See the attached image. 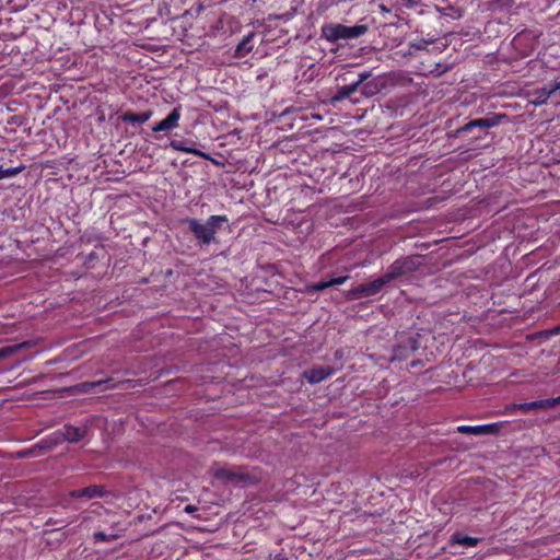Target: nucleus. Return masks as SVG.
<instances>
[{
	"instance_id": "obj_2",
	"label": "nucleus",
	"mask_w": 560,
	"mask_h": 560,
	"mask_svg": "<svg viewBox=\"0 0 560 560\" xmlns=\"http://www.w3.org/2000/svg\"><path fill=\"white\" fill-rule=\"evenodd\" d=\"M366 32V25L346 26L342 24H328L322 27L323 37L330 43H336L339 39L358 38Z\"/></svg>"
},
{
	"instance_id": "obj_31",
	"label": "nucleus",
	"mask_w": 560,
	"mask_h": 560,
	"mask_svg": "<svg viewBox=\"0 0 560 560\" xmlns=\"http://www.w3.org/2000/svg\"><path fill=\"white\" fill-rule=\"evenodd\" d=\"M275 560H285V558L281 553H278L276 555Z\"/></svg>"
},
{
	"instance_id": "obj_12",
	"label": "nucleus",
	"mask_w": 560,
	"mask_h": 560,
	"mask_svg": "<svg viewBox=\"0 0 560 560\" xmlns=\"http://www.w3.org/2000/svg\"><path fill=\"white\" fill-rule=\"evenodd\" d=\"M188 142H189L188 140H186V141L172 140L170 142V147L175 151L183 152V153H190V154H194L196 156L211 161L212 163L217 164V161L214 159H212L208 153L200 151L194 147L187 145Z\"/></svg>"
},
{
	"instance_id": "obj_21",
	"label": "nucleus",
	"mask_w": 560,
	"mask_h": 560,
	"mask_svg": "<svg viewBox=\"0 0 560 560\" xmlns=\"http://www.w3.org/2000/svg\"><path fill=\"white\" fill-rule=\"evenodd\" d=\"M110 383H112V378H105V380H100V381H94V382H84L81 384V386L85 392L95 390L96 388H100V390H102V389L110 388V386H109Z\"/></svg>"
},
{
	"instance_id": "obj_8",
	"label": "nucleus",
	"mask_w": 560,
	"mask_h": 560,
	"mask_svg": "<svg viewBox=\"0 0 560 560\" xmlns=\"http://www.w3.org/2000/svg\"><path fill=\"white\" fill-rule=\"evenodd\" d=\"M420 348L419 339L416 336H408L401 340L393 350V359L405 360Z\"/></svg>"
},
{
	"instance_id": "obj_32",
	"label": "nucleus",
	"mask_w": 560,
	"mask_h": 560,
	"mask_svg": "<svg viewBox=\"0 0 560 560\" xmlns=\"http://www.w3.org/2000/svg\"><path fill=\"white\" fill-rule=\"evenodd\" d=\"M335 355H336V358H341L342 357V351L341 350H337L335 352Z\"/></svg>"
},
{
	"instance_id": "obj_26",
	"label": "nucleus",
	"mask_w": 560,
	"mask_h": 560,
	"mask_svg": "<svg viewBox=\"0 0 560 560\" xmlns=\"http://www.w3.org/2000/svg\"><path fill=\"white\" fill-rule=\"evenodd\" d=\"M517 404L513 402V404H509V405H505L504 406V409L503 410H500L498 411L497 413L498 415H513L517 411Z\"/></svg>"
},
{
	"instance_id": "obj_3",
	"label": "nucleus",
	"mask_w": 560,
	"mask_h": 560,
	"mask_svg": "<svg viewBox=\"0 0 560 560\" xmlns=\"http://www.w3.org/2000/svg\"><path fill=\"white\" fill-rule=\"evenodd\" d=\"M86 435V428L73 427V425H63L61 430H58L46 439L40 441V447L50 448L63 441H68L70 443H77L83 440Z\"/></svg>"
},
{
	"instance_id": "obj_25",
	"label": "nucleus",
	"mask_w": 560,
	"mask_h": 560,
	"mask_svg": "<svg viewBox=\"0 0 560 560\" xmlns=\"http://www.w3.org/2000/svg\"><path fill=\"white\" fill-rule=\"evenodd\" d=\"M94 540L96 542H109L117 538V535L107 534L105 532L98 530L94 533Z\"/></svg>"
},
{
	"instance_id": "obj_20",
	"label": "nucleus",
	"mask_w": 560,
	"mask_h": 560,
	"mask_svg": "<svg viewBox=\"0 0 560 560\" xmlns=\"http://www.w3.org/2000/svg\"><path fill=\"white\" fill-rule=\"evenodd\" d=\"M560 405V395L555 398H545L530 401L532 410L550 409Z\"/></svg>"
},
{
	"instance_id": "obj_28",
	"label": "nucleus",
	"mask_w": 560,
	"mask_h": 560,
	"mask_svg": "<svg viewBox=\"0 0 560 560\" xmlns=\"http://www.w3.org/2000/svg\"><path fill=\"white\" fill-rule=\"evenodd\" d=\"M517 409L524 413H528L529 411H532L530 401L517 404Z\"/></svg>"
},
{
	"instance_id": "obj_9",
	"label": "nucleus",
	"mask_w": 560,
	"mask_h": 560,
	"mask_svg": "<svg viewBox=\"0 0 560 560\" xmlns=\"http://www.w3.org/2000/svg\"><path fill=\"white\" fill-rule=\"evenodd\" d=\"M558 91H560V80L555 81L548 86H544L533 91L532 95L534 96V98L530 101V103L534 104L535 106L545 105L549 98L557 96Z\"/></svg>"
},
{
	"instance_id": "obj_1",
	"label": "nucleus",
	"mask_w": 560,
	"mask_h": 560,
	"mask_svg": "<svg viewBox=\"0 0 560 560\" xmlns=\"http://www.w3.org/2000/svg\"><path fill=\"white\" fill-rule=\"evenodd\" d=\"M195 236L200 246L218 243L217 233L224 224L229 223L225 214H212L205 222L195 218H186L182 221Z\"/></svg>"
},
{
	"instance_id": "obj_7",
	"label": "nucleus",
	"mask_w": 560,
	"mask_h": 560,
	"mask_svg": "<svg viewBox=\"0 0 560 560\" xmlns=\"http://www.w3.org/2000/svg\"><path fill=\"white\" fill-rule=\"evenodd\" d=\"M371 72L363 71L358 74V79L349 84L342 85L337 89L336 93L331 96V103L341 102L346 98H349L353 93H355L360 85L370 79Z\"/></svg>"
},
{
	"instance_id": "obj_29",
	"label": "nucleus",
	"mask_w": 560,
	"mask_h": 560,
	"mask_svg": "<svg viewBox=\"0 0 560 560\" xmlns=\"http://www.w3.org/2000/svg\"><path fill=\"white\" fill-rule=\"evenodd\" d=\"M94 259H97V254L95 252H91L89 255H88V260L89 261H92Z\"/></svg>"
},
{
	"instance_id": "obj_14",
	"label": "nucleus",
	"mask_w": 560,
	"mask_h": 560,
	"mask_svg": "<svg viewBox=\"0 0 560 560\" xmlns=\"http://www.w3.org/2000/svg\"><path fill=\"white\" fill-rule=\"evenodd\" d=\"M350 277L348 275H346V276H339V277L331 278L330 280H327V281L310 283L306 285L305 291H306V293L323 291V290L328 289L334 285L343 284Z\"/></svg>"
},
{
	"instance_id": "obj_33",
	"label": "nucleus",
	"mask_w": 560,
	"mask_h": 560,
	"mask_svg": "<svg viewBox=\"0 0 560 560\" xmlns=\"http://www.w3.org/2000/svg\"><path fill=\"white\" fill-rule=\"evenodd\" d=\"M408 2H410L411 4H416L417 3V0H407Z\"/></svg>"
},
{
	"instance_id": "obj_27",
	"label": "nucleus",
	"mask_w": 560,
	"mask_h": 560,
	"mask_svg": "<svg viewBox=\"0 0 560 560\" xmlns=\"http://www.w3.org/2000/svg\"><path fill=\"white\" fill-rule=\"evenodd\" d=\"M22 345H20V347ZM18 348H19V346H10V347L0 348V359H3L5 357L12 354Z\"/></svg>"
},
{
	"instance_id": "obj_19",
	"label": "nucleus",
	"mask_w": 560,
	"mask_h": 560,
	"mask_svg": "<svg viewBox=\"0 0 560 560\" xmlns=\"http://www.w3.org/2000/svg\"><path fill=\"white\" fill-rule=\"evenodd\" d=\"M361 90V93L366 96V97H372L374 95H376L377 93H380L381 91V84L378 83L377 80H371L369 81V79L366 81H364L360 88Z\"/></svg>"
},
{
	"instance_id": "obj_15",
	"label": "nucleus",
	"mask_w": 560,
	"mask_h": 560,
	"mask_svg": "<svg viewBox=\"0 0 560 560\" xmlns=\"http://www.w3.org/2000/svg\"><path fill=\"white\" fill-rule=\"evenodd\" d=\"M480 538L471 537L460 532H455L452 534L450 538V544L452 546L460 545L464 547H476L480 542Z\"/></svg>"
},
{
	"instance_id": "obj_5",
	"label": "nucleus",
	"mask_w": 560,
	"mask_h": 560,
	"mask_svg": "<svg viewBox=\"0 0 560 560\" xmlns=\"http://www.w3.org/2000/svg\"><path fill=\"white\" fill-rule=\"evenodd\" d=\"M508 118L506 114L492 113L487 117L471 119L458 129V132L468 133L474 129L478 128L479 132L474 138H481L486 130L495 126H499L503 120Z\"/></svg>"
},
{
	"instance_id": "obj_13",
	"label": "nucleus",
	"mask_w": 560,
	"mask_h": 560,
	"mask_svg": "<svg viewBox=\"0 0 560 560\" xmlns=\"http://www.w3.org/2000/svg\"><path fill=\"white\" fill-rule=\"evenodd\" d=\"M106 491L103 487L97 485H91L89 487L82 489H74L69 492V495L73 499L86 498V499H95L103 498Z\"/></svg>"
},
{
	"instance_id": "obj_30",
	"label": "nucleus",
	"mask_w": 560,
	"mask_h": 560,
	"mask_svg": "<svg viewBox=\"0 0 560 560\" xmlns=\"http://www.w3.org/2000/svg\"><path fill=\"white\" fill-rule=\"evenodd\" d=\"M194 511H196V508L194 505H187L185 508V512L187 513H192Z\"/></svg>"
},
{
	"instance_id": "obj_23",
	"label": "nucleus",
	"mask_w": 560,
	"mask_h": 560,
	"mask_svg": "<svg viewBox=\"0 0 560 560\" xmlns=\"http://www.w3.org/2000/svg\"><path fill=\"white\" fill-rule=\"evenodd\" d=\"M24 165L9 168H3L2 166H0V179L16 176L24 170Z\"/></svg>"
},
{
	"instance_id": "obj_6",
	"label": "nucleus",
	"mask_w": 560,
	"mask_h": 560,
	"mask_svg": "<svg viewBox=\"0 0 560 560\" xmlns=\"http://www.w3.org/2000/svg\"><path fill=\"white\" fill-rule=\"evenodd\" d=\"M389 282H392V279L387 278V272H385L383 276L371 282L362 283L351 288L348 291V296L351 299H362L376 295Z\"/></svg>"
},
{
	"instance_id": "obj_17",
	"label": "nucleus",
	"mask_w": 560,
	"mask_h": 560,
	"mask_svg": "<svg viewBox=\"0 0 560 560\" xmlns=\"http://www.w3.org/2000/svg\"><path fill=\"white\" fill-rule=\"evenodd\" d=\"M255 37V33L250 32L237 44L235 48V57L243 58L247 56L254 48L253 39Z\"/></svg>"
},
{
	"instance_id": "obj_18",
	"label": "nucleus",
	"mask_w": 560,
	"mask_h": 560,
	"mask_svg": "<svg viewBox=\"0 0 560 560\" xmlns=\"http://www.w3.org/2000/svg\"><path fill=\"white\" fill-rule=\"evenodd\" d=\"M214 476L218 479L228 480V481H234V480L243 481V480L246 479V475L245 474L238 472V471H234V470H231V469H228V468L218 469L215 471Z\"/></svg>"
},
{
	"instance_id": "obj_4",
	"label": "nucleus",
	"mask_w": 560,
	"mask_h": 560,
	"mask_svg": "<svg viewBox=\"0 0 560 560\" xmlns=\"http://www.w3.org/2000/svg\"><path fill=\"white\" fill-rule=\"evenodd\" d=\"M422 265L421 256L411 255L404 256L396 259L386 270L387 278L392 279V281L410 275L413 271L418 270Z\"/></svg>"
},
{
	"instance_id": "obj_10",
	"label": "nucleus",
	"mask_w": 560,
	"mask_h": 560,
	"mask_svg": "<svg viewBox=\"0 0 560 560\" xmlns=\"http://www.w3.org/2000/svg\"><path fill=\"white\" fill-rule=\"evenodd\" d=\"M182 118V108L180 106L174 107L171 113L161 121L155 124L152 127L153 132H161V131H171L179 126V120Z\"/></svg>"
},
{
	"instance_id": "obj_24",
	"label": "nucleus",
	"mask_w": 560,
	"mask_h": 560,
	"mask_svg": "<svg viewBox=\"0 0 560 560\" xmlns=\"http://www.w3.org/2000/svg\"><path fill=\"white\" fill-rule=\"evenodd\" d=\"M481 427H482V424H479V425H459L457 428V432L464 433V434L483 435Z\"/></svg>"
},
{
	"instance_id": "obj_22",
	"label": "nucleus",
	"mask_w": 560,
	"mask_h": 560,
	"mask_svg": "<svg viewBox=\"0 0 560 560\" xmlns=\"http://www.w3.org/2000/svg\"><path fill=\"white\" fill-rule=\"evenodd\" d=\"M506 422H493V423H487L482 424V434H490V435H497L501 432L502 428L504 427Z\"/></svg>"
},
{
	"instance_id": "obj_11",
	"label": "nucleus",
	"mask_w": 560,
	"mask_h": 560,
	"mask_svg": "<svg viewBox=\"0 0 560 560\" xmlns=\"http://www.w3.org/2000/svg\"><path fill=\"white\" fill-rule=\"evenodd\" d=\"M336 373L330 366H315L303 372V377L310 384H318Z\"/></svg>"
},
{
	"instance_id": "obj_16",
	"label": "nucleus",
	"mask_w": 560,
	"mask_h": 560,
	"mask_svg": "<svg viewBox=\"0 0 560 560\" xmlns=\"http://www.w3.org/2000/svg\"><path fill=\"white\" fill-rule=\"evenodd\" d=\"M152 114H153L152 110H147V112H142V113H135V112L128 110L121 115V119L125 122H130L133 125L135 124L142 125L151 118Z\"/></svg>"
}]
</instances>
